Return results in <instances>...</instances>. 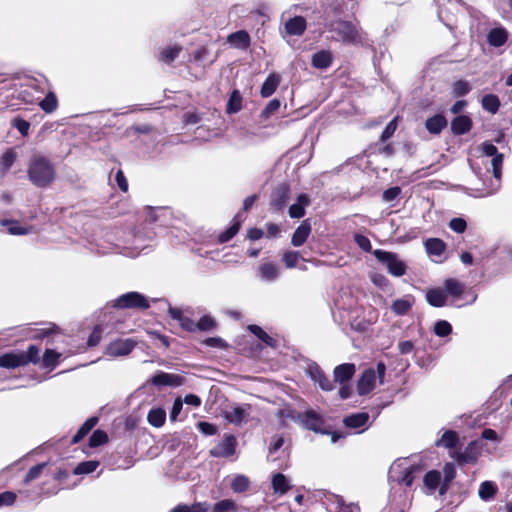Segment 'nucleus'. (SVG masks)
<instances>
[{
	"instance_id": "1",
	"label": "nucleus",
	"mask_w": 512,
	"mask_h": 512,
	"mask_svg": "<svg viewBox=\"0 0 512 512\" xmlns=\"http://www.w3.org/2000/svg\"><path fill=\"white\" fill-rule=\"evenodd\" d=\"M27 175L33 185L44 188L54 181L56 171L53 163L47 157L36 154L28 162Z\"/></svg>"
},
{
	"instance_id": "20",
	"label": "nucleus",
	"mask_w": 512,
	"mask_h": 512,
	"mask_svg": "<svg viewBox=\"0 0 512 512\" xmlns=\"http://www.w3.org/2000/svg\"><path fill=\"white\" fill-rule=\"evenodd\" d=\"M45 97L36 102L40 108L46 113L54 112L58 107V100L55 93L52 91L51 84L49 83V89L45 93Z\"/></svg>"
},
{
	"instance_id": "12",
	"label": "nucleus",
	"mask_w": 512,
	"mask_h": 512,
	"mask_svg": "<svg viewBox=\"0 0 512 512\" xmlns=\"http://www.w3.org/2000/svg\"><path fill=\"white\" fill-rule=\"evenodd\" d=\"M27 364L24 352L6 353L0 357V366L3 368L14 369Z\"/></svg>"
},
{
	"instance_id": "44",
	"label": "nucleus",
	"mask_w": 512,
	"mask_h": 512,
	"mask_svg": "<svg viewBox=\"0 0 512 512\" xmlns=\"http://www.w3.org/2000/svg\"><path fill=\"white\" fill-rule=\"evenodd\" d=\"M238 509L237 503L232 499H223L216 502L211 512H236Z\"/></svg>"
},
{
	"instance_id": "56",
	"label": "nucleus",
	"mask_w": 512,
	"mask_h": 512,
	"mask_svg": "<svg viewBox=\"0 0 512 512\" xmlns=\"http://www.w3.org/2000/svg\"><path fill=\"white\" fill-rule=\"evenodd\" d=\"M280 101L277 99H273L269 101V103L266 105V107L263 109V111L260 114V117L264 120L268 119L272 114L277 112L280 108Z\"/></svg>"
},
{
	"instance_id": "52",
	"label": "nucleus",
	"mask_w": 512,
	"mask_h": 512,
	"mask_svg": "<svg viewBox=\"0 0 512 512\" xmlns=\"http://www.w3.org/2000/svg\"><path fill=\"white\" fill-rule=\"evenodd\" d=\"M248 329L267 345L274 346V339L271 336H269L264 330H262L261 327L257 325H250Z\"/></svg>"
},
{
	"instance_id": "41",
	"label": "nucleus",
	"mask_w": 512,
	"mask_h": 512,
	"mask_svg": "<svg viewBox=\"0 0 512 512\" xmlns=\"http://www.w3.org/2000/svg\"><path fill=\"white\" fill-rule=\"evenodd\" d=\"M306 19L302 16H295L285 24V32H305Z\"/></svg>"
},
{
	"instance_id": "60",
	"label": "nucleus",
	"mask_w": 512,
	"mask_h": 512,
	"mask_svg": "<svg viewBox=\"0 0 512 512\" xmlns=\"http://www.w3.org/2000/svg\"><path fill=\"white\" fill-rule=\"evenodd\" d=\"M507 41V34H487V42L493 47H500Z\"/></svg>"
},
{
	"instance_id": "34",
	"label": "nucleus",
	"mask_w": 512,
	"mask_h": 512,
	"mask_svg": "<svg viewBox=\"0 0 512 512\" xmlns=\"http://www.w3.org/2000/svg\"><path fill=\"white\" fill-rule=\"evenodd\" d=\"M98 423L97 417H91L85 421V423L79 428L77 433L72 438V443L76 444L80 442Z\"/></svg>"
},
{
	"instance_id": "10",
	"label": "nucleus",
	"mask_w": 512,
	"mask_h": 512,
	"mask_svg": "<svg viewBox=\"0 0 512 512\" xmlns=\"http://www.w3.org/2000/svg\"><path fill=\"white\" fill-rule=\"evenodd\" d=\"M280 275L279 267L273 262H263L257 270V276L261 281L273 282Z\"/></svg>"
},
{
	"instance_id": "53",
	"label": "nucleus",
	"mask_w": 512,
	"mask_h": 512,
	"mask_svg": "<svg viewBox=\"0 0 512 512\" xmlns=\"http://www.w3.org/2000/svg\"><path fill=\"white\" fill-rule=\"evenodd\" d=\"M107 441H108L107 434L104 431L98 429V430H95L92 433L91 437L89 438V446L97 447V446L105 444Z\"/></svg>"
},
{
	"instance_id": "5",
	"label": "nucleus",
	"mask_w": 512,
	"mask_h": 512,
	"mask_svg": "<svg viewBox=\"0 0 512 512\" xmlns=\"http://www.w3.org/2000/svg\"><path fill=\"white\" fill-rule=\"evenodd\" d=\"M112 306L120 309H147L149 308V303L142 294L138 292H128L115 299Z\"/></svg>"
},
{
	"instance_id": "24",
	"label": "nucleus",
	"mask_w": 512,
	"mask_h": 512,
	"mask_svg": "<svg viewBox=\"0 0 512 512\" xmlns=\"http://www.w3.org/2000/svg\"><path fill=\"white\" fill-rule=\"evenodd\" d=\"M413 304V296L406 295L403 298L395 300L391 306V309L396 315H405L412 308Z\"/></svg>"
},
{
	"instance_id": "11",
	"label": "nucleus",
	"mask_w": 512,
	"mask_h": 512,
	"mask_svg": "<svg viewBox=\"0 0 512 512\" xmlns=\"http://www.w3.org/2000/svg\"><path fill=\"white\" fill-rule=\"evenodd\" d=\"M235 445V437L226 435L224 440L211 451V454L215 457H229L234 454Z\"/></svg>"
},
{
	"instance_id": "18",
	"label": "nucleus",
	"mask_w": 512,
	"mask_h": 512,
	"mask_svg": "<svg viewBox=\"0 0 512 512\" xmlns=\"http://www.w3.org/2000/svg\"><path fill=\"white\" fill-rule=\"evenodd\" d=\"M426 252L431 257L439 258L446 250V244L439 238H429L424 243Z\"/></svg>"
},
{
	"instance_id": "2",
	"label": "nucleus",
	"mask_w": 512,
	"mask_h": 512,
	"mask_svg": "<svg viewBox=\"0 0 512 512\" xmlns=\"http://www.w3.org/2000/svg\"><path fill=\"white\" fill-rule=\"evenodd\" d=\"M49 81L45 76H23L14 86L18 88L17 98L25 104H36L49 89Z\"/></svg>"
},
{
	"instance_id": "51",
	"label": "nucleus",
	"mask_w": 512,
	"mask_h": 512,
	"mask_svg": "<svg viewBox=\"0 0 512 512\" xmlns=\"http://www.w3.org/2000/svg\"><path fill=\"white\" fill-rule=\"evenodd\" d=\"M16 160V153L13 150H7L0 159V166L3 173H6Z\"/></svg>"
},
{
	"instance_id": "27",
	"label": "nucleus",
	"mask_w": 512,
	"mask_h": 512,
	"mask_svg": "<svg viewBox=\"0 0 512 512\" xmlns=\"http://www.w3.org/2000/svg\"><path fill=\"white\" fill-rule=\"evenodd\" d=\"M311 63L317 69H327L332 64V55L326 50L319 51L312 56Z\"/></svg>"
},
{
	"instance_id": "8",
	"label": "nucleus",
	"mask_w": 512,
	"mask_h": 512,
	"mask_svg": "<svg viewBox=\"0 0 512 512\" xmlns=\"http://www.w3.org/2000/svg\"><path fill=\"white\" fill-rule=\"evenodd\" d=\"M137 342L133 339H117L110 342L105 350L109 356H126L135 348Z\"/></svg>"
},
{
	"instance_id": "22",
	"label": "nucleus",
	"mask_w": 512,
	"mask_h": 512,
	"mask_svg": "<svg viewBox=\"0 0 512 512\" xmlns=\"http://www.w3.org/2000/svg\"><path fill=\"white\" fill-rule=\"evenodd\" d=\"M426 300L431 306L443 307L447 301V294L440 288L430 289L426 293Z\"/></svg>"
},
{
	"instance_id": "23",
	"label": "nucleus",
	"mask_w": 512,
	"mask_h": 512,
	"mask_svg": "<svg viewBox=\"0 0 512 512\" xmlns=\"http://www.w3.org/2000/svg\"><path fill=\"white\" fill-rule=\"evenodd\" d=\"M272 488L275 494L284 495L290 490L291 484L284 474L276 473L272 476Z\"/></svg>"
},
{
	"instance_id": "64",
	"label": "nucleus",
	"mask_w": 512,
	"mask_h": 512,
	"mask_svg": "<svg viewBox=\"0 0 512 512\" xmlns=\"http://www.w3.org/2000/svg\"><path fill=\"white\" fill-rule=\"evenodd\" d=\"M354 241L363 251L369 252L372 249L370 240L362 234H355Z\"/></svg>"
},
{
	"instance_id": "31",
	"label": "nucleus",
	"mask_w": 512,
	"mask_h": 512,
	"mask_svg": "<svg viewBox=\"0 0 512 512\" xmlns=\"http://www.w3.org/2000/svg\"><path fill=\"white\" fill-rule=\"evenodd\" d=\"M166 420V412L162 408H153L147 415V421L150 425L159 428L162 427Z\"/></svg>"
},
{
	"instance_id": "33",
	"label": "nucleus",
	"mask_w": 512,
	"mask_h": 512,
	"mask_svg": "<svg viewBox=\"0 0 512 512\" xmlns=\"http://www.w3.org/2000/svg\"><path fill=\"white\" fill-rule=\"evenodd\" d=\"M242 95L238 90H233L227 102L226 112L228 114H235L242 109Z\"/></svg>"
},
{
	"instance_id": "28",
	"label": "nucleus",
	"mask_w": 512,
	"mask_h": 512,
	"mask_svg": "<svg viewBox=\"0 0 512 512\" xmlns=\"http://www.w3.org/2000/svg\"><path fill=\"white\" fill-rule=\"evenodd\" d=\"M472 32H507L503 27L492 26L487 22L484 17L482 19L476 18L471 23Z\"/></svg>"
},
{
	"instance_id": "9",
	"label": "nucleus",
	"mask_w": 512,
	"mask_h": 512,
	"mask_svg": "<svg viewBox=\"0 0 512 512\" xmlns=\"http://www.w3.org/2000/svg\"><path fill=\"white\" fill-rule=\"evenodd\" d=\"M306 373L311 378V380L318 384L319 387L324 391L333 390L332 381L324 374L320 366L316 363H311L306 368Z\"/></svg>"
},
{
	"instance_id": "57",
	"label": "nucleus",
	"mask_w": 512,
	"mask_h": 512,
	"mask_svg": "<svg viewBox=\"0 0 512 512\" xmlns=\"http://www.w3.org/2000/svg\"><path fill=\"white\" fill-rule=\"evenodd\" d=\"M286 194H287V191L285 189L277 190L272 195L271 204L276 209H282V207L284 206V203H285Z\"/></svg>"
},
{
	"instance_id": "50",
	"label": "nucleus",
	"mask_w": 512,
	"mask_h": 512,
	"mask_svg": "<svg viewBox=\"0 0 512 512\" xmlns=\"http://www.w3.org/2000/svg\"><path fill=\"white\" fill-rule=\"evenodd\" d=\"M248 19L257 24H260V26L255 27L256 32H259L261 29L265 28L266 22L269 21V16L261 10H257L251 12L248 16Z\"/></svg>"
},
{
	"instance_id": "19",
	"label": "nucleus",
	"mask_w": 512,
	"mask_h": 512,
	"mask_svg": "<svg viewBox=\"0 0 512 512\" xmlns=\"http://www.w3.org/2000/svg\"><path fill=\"white\" fill-rule=\"evenodd\" d=\"M447 126V119L442 114H436L425 121L429 133L437 135Z\"/></svg>"
},
{
	"instance_id": "6",
	"label": "nucleus",
	"mask_w": 512,
	"mask_h": 512,
	"mask_svg": "<svg viewBox=\"0 0 512 512\" xmlns=\"http://www.w3.org/2000/svg\"><path fill=\"white\" fill-rule=\"evenodd\" d=\"M251 413L249 404L233 405L223 411V417L230 423L242 425L246 423Z\"/></svg>"
},
{
	"instance_id": "42",
	"label": "nucleus",
	"mask_w": 512,
	"mask_h": 512,
	"mask_svg": "<svg viewBox=\"0 0 512 512\" xmlns=\"http://www.w3.org/2000/svg\"><path fill=\"white\" fill-rule=\"evenodd\" d=\"M60 357H61L60 353H58L52 349H46V351L44 352V355H43V359H42L43 368H49V369L55 368L59 363Z\"/></svg>"
},
{
	"instance_id": "40",
	"label": "nucleus",
	"mask_w": 512,
	"mask_h": 512,
	"mask_svg": "<svg viewBox=\"0 0 512 512\" xmlns=\"http://www.w3.org/2000/svg\"><path fill=\"white\" fill-rule=\"evenodd\" d=\"M502 162H503V155L502 154H497L495 156H493L492 160H491V165L493 167V175L496 179V186L488 191L486 193V195H490L492 193H494L498 187H499V182H500V178H501V167H502ZM485 196V194H483Z\"/></svg>"
},
{
	"instance_id": "39",
	"label": "nucleus",
	"mask_w": 512,
	"mask_h": 512,
	"mask_svg": "<svg viewBox=\"0 0 512 512\" xmlns=\"http://www.w3.org/2000/svg\"><path fill=\"white\" fill-rule=\"evenodd\" d=\"M227 43L238 49H246L250 44L249 34H229Z\"/></svg>"
},
{
	"instance_id": "46",
	"label": "nucleus",
	"mask_w": 512,
	"mask_h": 512,
	"mask_svg": "<svg viewBox=\"0 0 512 512\" xmlns=\"http://www.w3.org/2000/svg\"><path fill=\"white\" fill-rule=\"evenodd\" d=\"M451 91L455 97L465 96L471 91V85L466 80H458L452 84Z\"/></svg>"
},
{
	"instance_id": "61",
	"label": "nucleus",
	"mask_w": 512,
	"mask_h": 512,
	"mask_svg": "<svg viewBox=\"0 0 512 512\" xmlns=\"http://www.w3.org/2000/svg\"><path fill=\"white\" fill-rule=\"evenodd\" d=\"M397 129V118H394L391 120L385 127L384 131L382 132L380 136V140L382 142H385L388 140L396 131Z\"/></svg>"
},
{
	"instance_id": "48",
	"label": "nucleus",
	"mask_w": 512,
	"mask_h": 512,
	"mask_svg": "<svg viewBox=\"0 0 512 512\" xmlns=\"http://www.w3.org/2000/svg\"><path fill=\"white\" fill-rule=\"evenodd\" d=\"M180 51L181 47L177 45L169 46L162 50L160 54V60L169 64L177 58Z\"/></svg>"
},
{
	"instance_id": "29",
	"label": "nucleus",
	"mask_w": 512,
	"mask_h": 512,
	"mask_svg": "<svg viewBox=\"0 0 512 512\" xmlns=\"http://www.w3.org/2000/svg\"><path fill=\"white\" fill-rule=\"evenodd\" d=\"M1 224L7 227L8 233L11 235H27L32 231L31 226H24L16 220H3Z\"/></svg>"
},
{
	"instance_id": "7",
	"label": "nucleus",
	"mask_w": 512,
	"mask_h": 512,
	"mask_svg": "<svg viewBox=\"0 0 512 512\" xmlns=\"http://www.w3.org/2000/svg\"><path fill=\"white\" fill-rule=\"evenodd\" d=\"M480 455V445L477 441L470 442L463 451L452 450L450 457L459 464L475 463Z\"/></svg>"
},
{
	"instance_id": "59",
	"label": "nucleus",
	"mask_w": 512,
	"mask_h": 512,
	"mask_svg": "<svg viewBox=\"0 0 512 512\" xmlns=\"http://www.w3.org/2000/svg\"><path fill=\"white\" fill-rule=\"evenodd\" d=\"M25 358L27 360V364L29 362L33 364H37L40 362V349L35 345H30L25 353Z\"/></svg>"
},
{
	"instance_id": "32",
	"label": "nucleus",
	"mask_w": 512,
	"mask_h": 512,
	"mask_svg": "<svg viewBox=\"0 0 512 512\" xmlns=\"http://www.w3.org/2000/svg\"><path fill=\"white\" fill-rule=\"evenodd\" d=\"M441 481V473L436 470L427 472L424 476L423 482L428 490V493L432 494L437 489Z\"/></svg>"
},
{
	"instance_id": "49",
	"label": "nucleus",
	"mask_w": 512,
	"mask_h": 512,
	"mask_svg": "<svg viewBox=\"0 0 512 512\" xmlns=\"http://www.w3.org/2000/svg\"><path fill=\"white\" fill-rule=\"evenodd\" d=\"M98 466H99L98 461H95V460L84 461V462L79 463L75 467L74 474H77V475L89 474V473H92L93 471H95Z\"/></svg>"
},
{
	"instance_id": "35",
	"label": "nucleus",
	"mask_w": 512,
	"mask_h": 512,
	"mask_svg": "<svg viewBox=\"0 0 512 512\" xmlns=\"http://www.w3.org/2000/svg\"><path fill=\"white\" fill-rule=\"evenodd\" d=\"M368 419L369 415L367 413H356L346 417L344 424L349 428H361L366 425Z\"/></svg>"
},
{
	"instance_id": "55",
	"label": "nucleus",
	"mask_w": 512,
	"mask_h": 512,
	"mask_svg": "<svg viewBox=\"0 0 512 512\" xmlns=\"http://www.w3.org/2000/svg\"><path fill=\"white\" fill-rule=\"evenodd\" d=\"M216 327V323L214 319L208 315L203 316L197 323H196V330L200 331H210L213 330Z\"/></svg>"
},
{
	"instance_id": "14",
	"label": "nucleus",
	"mask_w": 512,
	"mask_h": 512,
	"mask_svg": "<svg viewBox=\"0 0 512 512\" xmlns=\"http://www.w3.org/2000/svg\"><path fill=\"white\" fill-rule=\"evenodd\" d=\"M355 365L352 363H344L341 365H338L334 369V379L336 382H339L340 384H345L349 382V380L353 377L355 373Z\"/></svg>"
},
{
	"instance_id": "26",
	"label": "nucleus",
	"mask_w": 512,
	"mask_h": 512,
	"mask_svg": "<svg viewBox=\"0 0 512 512\" xmlns=\"http://www.w3.org/2000/svg\"><path fill=\"white\" fill-rule=\"evenodd\" d=\"M443 285L446 294L456 299L459 298L465 291L464 284L454 278L446 279Z\"/></svg>"
},
{
	"instance_id": "3",
	"label": "nucleus",
	"mask_w": 512,
	"mask_h": 512,
	"mask_svg": "<svg viewBox=\"0 0 512 512\" xmlns=\"http://www.w3.org/2000/svg\"><path fill=\"white\" fill-rule=\"evenodd\" d=\"M385 371L386 366L382 362L377 364L376 370L372 368L366 369L358 381V393L360 395H365L371 392L375 388L378 379L382 382Z\"/></svg>"
},
{
	"instance_id": "13",
	"label": "nucleus",
	"mask_w": 512,
	"mask_h": 512,
	"mask_svg": "<svg viewBox=\"0 0 512 512\" xmlns=\"http://www.w3.org/2000/svg\"><path fill=\"white\" fill-rule=\"evenodd\" d=\"M302 421L308 429L315 432L326 433V431L322 429L324 424L322 416L316 413L314 410L306 411L303 415Z\"/></svg>"
},
{
	"instance_id": "37",
	"label": "nucleus",
	"mask_w": 512,
	"mask_h": 512,
	"mask_svg": "<svg viewBox=\"0 0 512 512\" xmlns=\"http://www.w3.org/2000/svg\"><path fill=\"white\" fill-rule=\"evenodd\" d=\"M457 443H458L457 433L449 430V431L444 432L442 437L436 442V445L448 448L452 451V450H455L454 448L456 447Z\"/></svg>"
},
{
	"instance_id": "58",
	"label": "nucleus",
	"mask_w": 512,
	"mask_h": 512,
	"mask_svg": "<svg viewBox=\"0 0 512 512\" xmlns=\"http://www.w3.org/2000/svg\"><path fill=\"white\" fill-rule=\"evenodd\" d=\"M45 466H46V463H41V464L33 466L28 471V473L26 474L25 479H24V483L28 484L31 481L39 478V476H40V474H41V472H42V470L44 469Z\"/></svg>"
},
{
	"instance_id": "30",
	"label": "nucleus",
	"mask_w": 512,
	"mask_h": 512,
	"mask_svg": "<svg viewBox=\"0 0 512 512\" xmlns=\"http://www.w3.org/2000/svg\"><path fill=\"white\" fill-rule=\"evenodd\" d=\"M309 204V198L306 194L298 196V202L291 205L289 208V216L291 218H301L305 214L304 207Z\"/></svg>"
},
{
	"instance_id": "21",
	"label": "nucleus",
	"mask_w": 512,
	"mask_h": 512,
	"mask_svg": "<svg viewBox=\"0 0 512 512\" xmlns=\"http://www.w3.org/2000/svg\"><path fill=\"white\" fill-rule=\"evenodd\" d=\"M472 126L471 119L466 115L457 116L451 122V130L456 135L467 133Z\"/></svg>"
},
{
	"instance_id": "15",
	"label": "nucleus",
	"mask_w": 512,
	"mask_h": 512,
	"mask_svg": "<svg viewBox=\"0 0 512 512\" xmlns=\"http://www.w3.org/2000/svg\"><path fill=\"white\" fill-rule=\"evenodd\" d=\"M152 384L155 386H179L181 385V377L175 374L159 372L151 379Z\"/></svg>"
},
{
	"instance_id": "54",
	"label": "nucleus",
	"mask_w": 512,
	"mask_h": 512,
	"mask_svg": "<svg viewBox=\"0 0 512 512\" xmlns=\"http://www.w3.org/2000/svg\"><path fill=\"white\" fill-rule=\"evenodd\" d=\"M452 331V326L445 320H439L435 323L434 332L437 336L445 337Z\"/></svg>"
},
{
	"instance_id": "38",
	"label": "nucleus",
	"mask_w": 512,
	"mask_h": 512,
	"mask_svg": "<svg viewBox=\"0 0 512 512\" xmlns=\"http://www.w3.org/2000/svg\"><path fill=\"white\" fill-rule=\"evenodd\" d=\"M496 492L497 486L493 482L484 481L479 487L478 495L482 500L488 501L495 497Z\"/></svg>"
},
{
	"instance_id": "47",
	"label": "nucleus",
	"mask_w": 512,
	"mask_h": 512,
	"mask_svg": "<svg viewBox=\"0 0 512 512\" xmlns=\"http://www.w3.org/2000/svg\"><path fill=\"white\" fill-rule=\"evenodd\" d=\"M300 259H302V256L298 251L288 250L282 256L283 263L289 269L296 267Z\"/></svg>"
},
{
	"instance_id": "45",
	"label": "nucleus",
	"mask_w": 512,
	"mask_h": 512,
	"mask_svg": "<svg viewBox=\"0 0 512 512\" xmlns=\"http://www.w3.org/2000/svg\"><path fill=\"white\" fill-rule=\"evenodd\" d=\"M240 223H241V219H240V215L238 214L234 218V223L225 232H223L219 235V242L225 243V242L229 241L231 238H233L237 234V232L240 228Z\"/></svg>"
},
{
	"instance_id": "17",
	"label": "nucleus",
	"mask_w": 512,
	"mask_h": 512,
	"mask_svg": "<svg viewBox=\"0 0 512 512\" xmlns=\"http://www.w3.org/2000/svg\"><path fill=\"white\" fill-rule=\"evenodd\" d=\"M311 233V225L307 220L303 221L297 229L294 231L292 238H291V244L295 247L302 246L308 236Z\"/></svg>"
},
{
	"instance_id": "62",
	"label": "nucleus",
	"mask_w": 512,
	"mask_h": 512,
	"mask_svg": "<svg viewBox=\"0 0 512 512\" xmlns=\"http://www.w3.org/2000/svg\"><path fill=\"white\" fill-rule=\"evenodd\" d=\"M335 25L333 30L337 32H357L356 26L350 21H338Z\"/></svg>"
},
{
	"instance_id": "25",
	"label": "nucleus",
	"mask_w": 512,
	"mask_h": 512,
	"mask_svg": "<svg viewBox=\"0 0 512 512\" xmlns=\"http://www.w3.org/2000/svg\"><path fill=\"white\" fill-rule=\"evenodd\" d=\"M280 84V76L276 73H271L264 81L260 93L262 97L271 96Z\"/></svg>"
},
{
	"instance_id": "16",
	"label": "nucleus",
	"mask_w": 512,
	"mask_h": 512,
	"mask_svg": "<svg viewBox=\"0 0 512 512\" xmlns=\"http://www.w3.org/2000/svg\"><path fill=\"white\" fill-rule=\"evenodd\" d=\"M168 313L173 319L179 322L180 326L184 330L188 332L196 331V323L189 317L185 316L181 309L169 307Z\"/></svg>"
},
{
	"instance_id": "36",
	"label": "nucleus",
	"mask_w": 512,
	"mask_h": 512,
	"mask_svg": "<svg viewBox=\"0 0 512 512\" xmlns=\"http://www.w3.org/2000/svg\"><path fill=\"white\" fill-rule=\"evenodd\" d=\"M230 486L235 493H243L249 489L250 480L247 476L238 474L232 478Z\"/></svg>"
},
{
	"instance_id": "63",
	"label": "nucleus",
	"mask_w": 512,
	"mask_h": 512,
	"mask_svg": "<svg viewBox=\"0 0 512 512\" xmlns=\"http://www.w3.org/2000/svg\"><path fill=\"white\" fill-rule=\"evenodd\" d=\"M13 126L21 133L23 136H27L30 129V123L22 118H15L13 120Z\"/></svg>"
},
{
	"instance_id": "4",
	"label": "nucleus",
	"mask_w": 512,
	"mask_h": 512,
	"mask_svg": "<svg viewBox=\"0 0 512 512\" xmlns=\"http://www.w3.org/2000/svg\"><path fill=\"white\" fill-rule=\"evenodd\" d=\"M374 255L377 260L387 266L389 273H391L393 276L400 277L406 273V265L402 260L399 259L397 254L376 250Z\"/></svg>"
},
{
	"instance_id": "43",
	"label": "nucleus",
	"mask_w": 512,
	"mask_h": 512,
	"mask_svg": "<svg viewBox=\"0 0 512 512\" xmlns=\"http://www.w3.org/2000/svg\"><path fill=\"white\" fill-rule=\"evenodd\" d=\"M482 108L492 114H495L499 107L500 101L499 98L494 94H487L482 98L481 101Z\"/></svg>"
}]
</instances>
